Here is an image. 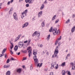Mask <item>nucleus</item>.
<instances>
[{"label": "nucleus", "instance_id": "nucleus-1", "mask_svg": "<svg viewBox=\"0 0 75 75\" xmlns=\"http://www.w3.org/2000/svg\"><path fill=\"white\" fill-rule=\"evenodd\" d=\"M33 51V54L34 55L33 59L35 62V64H38V59L37 58V56H36V55H37V52L34 51V50Z\"/></svg>", "mask_w": 75, "mask_h": 75}, {"label": "nucleus", "instance_id": "nucleus-2", "mask_svg": "<svg viewBox=\"0 0 75 75\" xmlns=\"http://www.w3.org/2000/svg\"><path fill=\"white\" fill-rule=\"evenodd\" d=\"M58 52V50L55 49L54 52V54L52 55V58H54L57 57V56Z\"/></svg>", "mask_w": 75, "mask_h": 75}, {"label": "nucleus", "instance_id": "nucleus-3", "mask_svg": "<svg viewBox=\"0 0 75 75\" xmlns=\"http://www.w3.org/2000/svg\"><path fill=\"white\" fill-rule=\"evenodd\" d=\"M53 34L54 35H57V34H59V30H57L56 29H53L52 30Z\"/></svg>", "mask_w": 75, "mask_h": 75}, {"label": "nucleus", "instance_id": "nucleus-4", "mask_svg": "<svg viewBox=\"0 0 75 75\" xmlns=\"http://www.w3.org/2000/svg\"><path fill=\"white\" fill-rule=\"evenodd\" d=\"M27 13V10H26L25 11L22 13V15H21V18H23V17H24L26 16Z\"/></svg>", "mask_w": 75, "mask_h": 75}, {"label": "nucleus", "instance_id": "nucleus-5", "mask_svg": "<svg viewBox=\"0 0 75 75\" xmlns=\"http://www.w3.org/2000/svg\"><path fill=\"white\" fill-rule=\"evenodd\" d=\"M13 16L14 19L16 20V21H17L18 20V17H17V13H14L13 15Z\"/></svg>", "mask_w": 75, "mask_h": 75}, {"label": "nucleus", "instance_id": "nucleus-6", "mask_svg": "<svg viewBox=\"0 0 75 75\" xmlns=\"http://www.w3.org/2000/svg\"><path fill=\"white\" fill-rule=\"evenodd\" d=\"M18 47L20 48H21L24 45L23 43L22 42H19L18 43Z\"/></svg>", "mask_w": 75, "mask_h": 75}, {"label": "nucleus", "instance_id": "nucleus-7", "mask_svg": "<svg viewBox=\"0 0 75 75\" xmlns=\"http://www.w3.org/2000/svg\"><path fill=\"white\" fill-rule=\"evenodd\" d=\"M28 25V22H26L24 23V25H22V28H24V27H26Z\"/></svg>", "mask_w": 75, "mask_h": 75}, {"label": "nucleus", "instance_id": "nucleus-8", "mask_svg": "<svg viewBox=\"0 0 75 75\" xmlns=\"http://www.w3.org/2000/svg\"><path fill=\"white\" fill-rule=\"evenodd\" d=\"M42 14V11H41L38 13V18H40V17H41Z\"/></svg>", "mask_w": 75, "mask_h": 75}, {"label": "nucleus", "instance_id": "nucleus-9", "mask_svg": "<svg viewBox=\"0 0 75 75\" xmlns=\"http://www.w3.org/2000/svg\"><path fill=\"white\" fill-rule=\"evenodd\" d=\"M21 34H19L18 35V37L16 38L15 40V42H16V41H17V40L20 39V37H21Z\"/></svg>", "mask_w": 75, "mask_h": 75}, {"label": "nucleus", "instance_id": "nucleus-10", "mask_svg": "<svg viewBox=\"0 0 75 75\" xmlns=\"http://www.w3.org/2000/svg\"><path fill=\"white\" fill-rule=\"evenodd\" d=\"M56 65V62H53L51 64V68L52 69L54 67V66Z\"/></svg>", "mask_w": 75, "mask_h": 75}, {"label": "nucleus", "instance_id": "nucleus-11", "mask_svg": "<svg viewBox=\"0 0 75 75\" xmlns=\"http://www.w3.org/2000/svg\"><path fill=\"white\" fill-rule=\"evenodd\" d=\"M32 51V50L31 49H30L28 51L29 57H30V55H31V52Z\"/></svg>", "mask_w": 75, "mask_h": 75}, {"label": "nucleus", "instance_id": "nucleus-12", "mask_svg": "<svg viewBox=\"0 0 75 75\" xmlns=\"http://www.w3.org/2000/svg\"><path fill=\"white\" fill-rule=\"evenodd\" d=\"M16 71L17 72H18V73L20 74L21 73V69H18Z\"/></svg>", "mask_w": 75, "mask_h": 75}, {"label": "nucleus", "instance_id": "nucleus-13", "mask_svg": "<svg viewBox=\"0 0 75 75\" xmlns=\"http://www.w3.org/2000/svg\"><path fill=\"white\" fill-rule=\"evenodd\" d=\"M75 30V26H74L71 28V33H74Z\"/></svg>", "mask_w": 75, "mask_h": 75}, {"label": "nucleus", "instance_id": "nucleus-14", "mask_svg": "<svg viewBox=\"0 0 75 75\" xmlns=\"http://www.w3.org/2000/svg\"><path fill=\"white\" fill-rule=\"evenodd\" d=\"M44 8V5L42 4L40 8V10H42Z\"/></svg>", "mask_w": 75, "mask_h": 75}, {"label": "nucleus", "instance_id": "nucleus-15", "mask_svg": "<svg viewBox=\"0 0 75 75\" xmlns=\"http://www.w3.org/2000/svg\"><path fill=\"white\" fill-rule=\"evenodd\" d=\"M18 49V46L17 45H16L14 48V50L15 51H17Z\"/></svg>", "mask_w": 75, "mask_h": 75}, {"label": "nucleus", "instance_id": "nucleus-16", "mask_svg": "<svg viewBox=\"0 0 75 75\" xmlns=\"http://www.w3.org/2000/svg\"><path fill=\"white\" fill-rule=\"evenodd\" d=\"M10 74H11L10 71H8L6 72V75H10Z\"/></svg>", "mask_w": 75, "mask_h": 75}, {"label": "nucleus", "instance_id": "nucleus-17", "mask_svg": "<svg viewBox=\"0 0 75 75\" xmlns=\"http://www.w3.org/2000/svg\"><path fill=\"white\" fill-rule=\"evenodd\" d=\"M42 26V27H45V23H44V22L43 21L41 23Z\"/></svg>", "mask_w": 75, "mask_h": 75}, {"label": "nucleus", "instance_id": "nucleus-18", "mask_svg": "<svg viewBox=\"0 0 75 75\" xmlns=\"http://www.w3.org/2000/svg\"><path fill=\"white\" fill-rule=\"evenodd\" d=\"M70 57V54H67V56L66 57V59H67L68 57Z\"/></svg>", "mask_w": 75, "mask_h": 75}, {"label": "nucleus", "instance_id": "nucleus-19", "mask_svg": "<svg viewBox=\"0 0 75 75\" xmlns=\"http://www.w3.org/2000/svg\"><path fill=\"white\" fill-rule=\"evenodd\" d=\"M37 32L35 31L33 34L32 35V36L33 37H34V36L35 35H36L37 34Z\"/></svg>", "mask_w": 75, "mask_h": 75}, {"label": "nucleus", "instance_id": "nucleus-20", "mask_svg": "<svg viewBox=\"0 0 75 75\" xmlns=\"http://www.w3.org/2000/svg\"><path fill=\"white\" fill-rule=\"evenodd\" d=\"M61 65L62 67H64V66H65V62H64L62 63V64Z\"/></svg>", "mask_w": 75, "mask_h": 75}, {"label": "nucleus", "instance_id": "nucleus-21", "mask_svg": "<svg viewBox=\"0 0 75 75\" xmlns=\"http://www.w3.org/2000/svg\"><path fill=\"white\" fill-rule=\"evenodd\" d=\"M56 16H56V15H55L53 16V17L52 19V21H53V20H55V18L56 17Z\"/></svg>", "mask_w": 75, "mask_h": 75}, {"label": "nucleus", "instance_id": "nucleus-22", "mask_svg": "<svg viewBox=\"0 0 75 75\" xmlns=\"http://www.w3.org/2000/svg\"><path fill=\"white\" fill-rule=\"evenodd\" d=\"M71 69L72 70H75V64H74V65H73L72 66V68Z\"/></svg>", "mask_w": 75, "mask_h": 75}, {"label": "nucleus", "instance_id": "nucleus-23", "mask_svg": "<svg viewBox=\"0 0 75 75\" xmlns=\"http://www.w3.org/2000/svg\"><path fill=\"white\" fill-rule=\"evenodd\" d=\"M62 75H65V70L62 71Z\"/></svg>", "mask_w": 75, "mask_h": 75}, {"label": "nucleus", "instance_id": "nucleus-24", "mask_svg": "<svg viewBox=\"0 0 75 75\" xmlns=\"http://www.w3.org/2000/svg\"><path fill=\"white\" fill-rule=\"evenodd\" d=\"M13 11V9H12V8H11L10 9V10L9 12V14H10L11 13V11Z\"/></svg>", "mask_w": 75, "mask_h": 75}, {"label": "nucleus", "instance_id": "nucleus-25", "mask_svg": "<svg viewBox=\"0 0 75 75\" xmlns=\"http://www.w3.org/2000/svg\"><path fill=\"white\" fill-rule=\"evenodd\" d=\"M11 50L12 49H13V43H11Z\"/></svg>", "mask_w": 75, "mask_h": 75}, {"label": "nucleus", "instance_id": "nucleus-26", "mask_svg": "<svg viewBox=\"0 0 75 75\" xmlns=\"http://www.w3.org/2000/svg\"><path fill=\"white\" fill-rule=\"evenodd\" d=\"M50 35H48L47 37V40L48 41V40H50Z\"/></svg>", "mask_w": 75, "mask_h": 75}, {"label": "nucleus", "instance_id": "nucleus-27", "mask_svg": "<svg viewBox=\"0 0 75 75\" xmlns=\"http://www.w3.org/2000/svg\"><path fill=\"white\" fill-rule=\"evenodd\" d=\"M6 50L5 49H4V50H3L2 53L3 54L4 53V52H6Z\"/></svg>", "mask_w": 75, "mask_h": 75}, {"label": "nucleus", "instance_id": "nucleus-28", "mask_svg": "<svg viewBox=\"0 0 75 75\" xmlns=\"http://www.w3.org/2000/svg\"><path fill=\"white\" fill-rule=\"evenodd\" d=\"M36 35L37 36H38V37H39V36H40V33L37 32Z\"/></svg>", "mask_w": 75, "mask_h": 75}, {"label": "nucleus", "instance_id": "nucleus-29", "mask_svg": "<svg viewBox=\"0 0 75 75\" xmlns=\"http://www.w3.org/2000/svg\"><path fill=\"white\" fill-rule=\"evenodd\" d=\"M58 40H57L56 42H55V45H57V44H58Z\"/></svg>", "mask_w": 75, "mask_h": 75}, {"label": "nucleus", "instance_id": "nucleus-30", "mask_svg": "<svg viewBox=\"0 0 75 75\" xmlns=\"http://www.w3.org/2000/svg\"><path fill=\"white\" fill-rule=\"evenodd\" d=\"M58 21H59V19H57L55 21V23L56 24L57 23H58Z\"/></svg>", "mask_w": 75, "mask_h": 75}, {"label": "nucleus", "instance_id": "nucleus-31", "mask_svg": "<svg viewBox=\"0 0 75 75\" xmlns=\"http://www.w3.org/2000/svg\"><path fill=\"white\" fill-rule=\"evenodd\" d=\"M23 53H26L27 52V50H25L22 51Z\"/></svg>", "mask_w": 75, "mask_h": 75}, {"label": "nucleus", "instance_id": "nucleus-32", "mask_svg": "<svg viewBox=\"0 0 75 75\" xmlns=\"http://www.w3.org/2000/svg\"><path fill=\"white\" fill-rule=\"evenodd\" d=\"M58 64H57V65L55 66L56 69H58Z\"/></svg>", "mask_w": 75, "mask_h": 75}, {"label": "nucleus", "instance_id": "nucleus-33", "mask_svg": "<svg viewBox=\"0 0 75 75\" xmlns=\"http://www.w3.org/2000/svg\"><path fill=\"white\" fill-rule=\"evenodd\" d=\"M28 44H29L30 43V42H31V40H30V39H29L28 40Z\"/></svg>", "mask_w": 75, "mask_h": 75}, {"label": "nucleus", "instance_id": "nucleus-34", "mask_svg": "<svg viewBox=\"0 0 75 75\" xmlns=\"http://www.w3.org/2000/svg\"><path fill=\"white\" fill-rule=\"evenodd\" d=\"M70 21V20L69 19H68L67 21H66L65 23L67 24V23H68Z\"/></svg>", "mask_w": 75, "mask_h": 75}, {"label": "nucleus", "instance_id": "nucleus-35", "mask_svg": "<svg viewBox=\"0 0 75 75\" xmlns=\"http://www.w3.org/2000/svg\"><path fill=\"white\" fill-rule=\"evenodd\" d=\"M52 27H51L50 28V29L49 30V32H51L52 31Z\"/></svg>", "mask_w": 75, "mask_h": 75}, {"label": "nucleus", "instance_id": "nucleus-36", "mask_svg": "<svg viewBox=\"0 0 75 75\" xmlns=\"http://www.w3.org/2000/svg\"><path fill=\"white\" fill-rule=\"evenodd\" d=\"M3 68H8L7 67V65H4V67H3Z\"/></svg>", "mask_w": 75, "mask_h": 75}, {"label": "nucleus", "instance_id": "nucleus-37", "mask_svg": "<svg viewBox=\"0 0 75 75\" xmlns=\"http://www.w3.org/2000/svg\"><path fill=\"white\" fill-rule=\"evenodd\" d=\"M70 64L71 65H72V66H73L74 65H75V64H74V63L72 62L70 63Z\"/></svg>", "mask_w": 75, "mask_h": 75}, {"label": "nucleus", "instance_id": "nucleus-38", "mask_svg": "<svg viewBox=\"0 0 75 75\" xmlns=\"http://www.w3.org/2000/svg\"><path fill=\"white\" fill-rule=\"evenodd\" d=\"M27 58L26 57H23L22 60V61H24V60H26Z\"/></svg>", "mask_w": 75, "mask_h": 75}, {"label": "nucleus", "instance_id": "nucleus-39", "mask_svg": "<svg viewBox=\"0 0 75 75\" xmlns=\"http://www.w3.org/2000/svg\"><path fill=\"white\" fill-rule=\"evenodd\" d=\"M9 62H10V60L9 59H8L6 61V63H9Z\"/></svg>", "mask_w": 75, "mask_h": 75}, {"label": "nucleus", "instance_id": "nucleus-40", "mask_svg": "<svg viewBox=\"0 0 75 75\" xmlns=\"http://www.w3.org/2000/svg\"><path fill=\"white\" fill-rule=\"evenodd\" d=\"M38 46L40 47V48H41V47H42V44H41L40 45H38Z\"/></svg>", "mask_w": 75, "mask_h": 75}, {"label": "nucleus", "instance_id": "nucleus-41", "mask_svg": "<svg viewBox=\"0 0 75 75\" xmlns=\"http://www.w3.org/2000/svg\"><path fill=\"white\" fill-rule=\"evenodd\" d=\"M30 49H31V47H28L27 48V50H30Z\"/></svg>", "mask_w": 75, "mask_h": 75}, {"label": "nucleus", "instance_id": "nucleus-42", "mask_svg": "<svg viewBox=\"0 0 75 75\" xmlns=\"http://www.w3.org/2000/svg\"><path fill=\"white\" fill-rule=\"evenodd\" d=\"M26 6L27 7H29V4H27L26 5Z\"/></svg>", "mask_w": 75, "mask_h": 75}, {"label": "nucleus", "instance_id": "nucleus-43", "mask_svg": "<svg viewBox=\"0 0 75 75\" xmlns=\"http://www.w3.org/2000/svg\"><path fill=\"white\" fill-rule=\"evenodd\" d=\"M67 74L68 75H71V72H70V71H68L67 73Z\"/></svg>", "mask_w": 75, "mask_h": 75}, {"label": "nucleus", "instance_id": "nucleus-44", "mask_svg": "<svg viewBox=\"0 0 75 75\" xmlns=\"http://www.w3.org/2000/svg\"><path fill=\"white\" fill-rule=\"evenodd\" d=\"M11 3V1H9L7 3V5H10V4Z\"/></svg>", "mask_w": 75, "mask_h": 75}, {"label": "nucleus", "instance_id": "nucleus-45", "mask_svg": "<svg viewBox=\"0 0 75 75\" xmlns=\"http://www.w3.org/2000/svg\"><path fill=\"white\" fill-rule=\"evenodd\" d=\"M10 53L11 54V55H12V54H13V52H12V51L11 50L10 51Z\"/></svg>", "mask_w": 75, "mask_h": 75}, {"label": "nucleus", "instance_id": "nucleus-46", "mask_svg": "<svg viewBox=\"0 0 75 75\" xmlns=\"http://www.w3.org/2000/svg\"><path fill=\"white\" fill-rule=\"evenodd\" d=\"M61 39V36H60L59 38L58 39V40H60Z\"/></svg>", "mask_w": 75, "mask_h": 75}, {"label": "nucleus", "instance_id": "nucleus-47", "mask_svg": "<svg viewBox=\"0 0 75 75\" xmlns=\"http://www.w3.org/2000/svg\"><path fill=\"white\" fill-rule=\"evenodd\" d=\"M11 60H12V61H15V59H14V58H13L12 57L11 58Z\"/></svg>", "mask_w": 75, "mask_h": 75}, {"label": "nucleus", "instance_id": "nucleus-48", "mask_svg": "<svg viewBox=\"0 0 75 75\" xmlns=\"http://www.w3.org/2000/svg\"><path fill=\"white\" fill-rule=\"evenodd\" d=\"M50 75H53V73H52V72H51L50 73Z\"/></svg>", "mask_w": 75, "mask_h": 75}, {"label": "nucleus", "instance_id": "nucleus-49", "mask_svg": "<svg viewBox=\"0 0 75 75\" xmlns=\"http://www.w3.org/2000/svg\"><path fill=\"white\" fill-rule=\"evenodd\" d=\"M6 66H7L8 68H9V67H10V65H9V64H7L6 65Z\"/></svg>", "mask_w": 75, "mask_h": 75}, {"label": "nucleus", "instance_id": "nucleus-50", "mask_svg": "<svg viewBox=\"0 0 75 75\" xmlns=\"http://www.w3.org/2000/svg\"><path fill=\"white\" fill-rule=\"evenodd\" d=\"M28 42V41L27 40L25 41H24V43H27V42Z\"/></svg>", "mask_w": 75, "mask_h": 75}, {"label": "nucleus", "instance_id": "nucleus-51", "mask_svg": "<svg viewBox=\"0 0 75 75\" xmlns=\"http://www.w3.org/2000/svg\"><path fill=\"white\" fill-rule=\"evenodd\" d=\"M22 67L23 68V69H25V67L24 65L22 66Z\"/></svg>", "mask_w": 75, "mask_h": 75}, {"label": "nucleus", "instance_id": "nucleus-52", "mask_svg": "<svg viewBox=\"0 0 75 75\" xmlns=\"http://www.w3.org/2000/svg\"><path fill=\"white\" fill-rule=\"evenodd\" d=\"M2 6V3H1L0 4V9L1 8V6Z\"/></svg>", "mask_w": 75, "mask_h": 75}, {"label": "nucleus", "instance_id": "nucleus-53", "mask_svg": "<svg viewBox=\"0 0 75 75\" xmlns=\"http://www.w3.org/2000/svg\"><path fill=\"white\" fill-rule=\"evenodd\" d=\"M42 63H40V65L39 66V67H41V66H42Z\"/></svg>", "mask_w": 75, "mask_h": 75}, {"label": "nucleus", "instance_id": "nucleus-54", "mask_svg": "<svg viewBox=\"0 0 75 75\" xmlns=\"http://www.w3.org/2000/svg\"><path fill=\"white\" fill-rule=\"evenodd\" d=\"M40 63L38 64L37 65V67H40Z\"/></svg>", "mask_w": 75, "mask_h": 75}, {"label": "nucleus", "instance_id": "nucleus-55", "mask_svg": "<svg viewBox=\"0 0 75 75\" xmlns=\"http://www.w3.org/2000/svg\"><path fill=\"white\" fill-rule=\"evenodd\" d=\"M58 46H57L56 47V48L55 49V50H58Z\"/></svg>", "mask_w": 75, "mask_h": 75}, {"label": "nucleus", "instance_id": "nucleus-56", "mask_svg": "<svg viewBox=\"0 0 75 75\" xmlns=\"http://www.w3.org/2000/svg\"><path fill=\"white\" fill-rule=\"evenodd\" d=\"M46 3H47V1H45L44 2V4H46Z\"/></svg>", "mask_w": 75, "mask_h": 75}, {"label": "nucleus", "instance_id": "nucleus-57", "mask_svg": "<svg viewBox=\"0 0 75 75\" xmlns=\"http://www.w3.org/2000/svg\"><path fill=\"white\" fill-rule=\"evenodd\" d=\"M6 56H7V54H5L4 56L5 58H6Z\"/></svg>", "mask_w": 75, "mask_h": 75}, {"label": "nucleus", "instance_id": "nucleus-58", "mask_svg": "<svg viewBox=\"0 0 75 75\" xmlns=\"http://www.w3.org/2000/svg\"><path fill=\"white\" fill-rule=\"evenodd\" d=\"M46 54L47 55H49V53H48V52H47L46 53Z\"/></svg>", "mask_w": 75, "mask_h": 75}, {"label": "nucleus", "instance_id": "nucleus-59", "mask_svg": "<svg viewBox=\"0 0 75 75\" xmlns=\"http://www.w3.org/2000/svg\"><path fill=\"white\" fill-rule=\"evenodd\" d=\"M33 69V67L32 66H30V69Z\"/></svg>", "mask_w": 75, "mask_h": 75}, {"label": "nucleus", "instance_id": "nucleus-60", "mask_svg": "<svg viewBox=\"0 0 75 75\" xmlns=\"http://www.w3.org/2000/svg\"><path fill=\"white\" fill-rule=\"evenodd\" d=\"M20 52H19L18 53L17 55H20Z\"/></svg>", "mask_w": 75, "mask_h": 75}, {"label": "nucleus", "instance_id": "nucleus-61", "mask_svg": "<svg viewBox=\"0 0 75 75\" xmlns=\"http://www.w3.org/2000/svg\"><path fill=\"white\" fill-rule=\"evenodd\" d=\"M38 38L37 39V40H39V39H40V37H39V36H38Z\"/></svg>", "mask_w": 75, "mask_h": 75}, {"label": "nucleus", "instance_id": "nucleus-62", "mask_svg": "<svg viewBox=\"0 0 75 75\" xmlns=\"http://www.w3.org/2000/svg\"><path fill=\"white\" fill-rule=\"evenodd\" d=\"M45 71H47V69H45Z\"/></svg>", "mask_w": 75, "mask_h": 75}, {"label": "nucleus", "instance_id": "nucleus-63", "mask_svg": "<svg viewBox=\"0 0 75 75\" xmlns=\"http://www.w3.org/2000/svg\"><path fill=\"white\" fill-rule=\"evenodd\" d=\"M13 0H11V3H13Z\"/></svg>", "mask_w": 75, "mask_h": 75}, {"label": "nucleus", "instance_id": "nucleus-64", "mask_svg": "<svg viewBox=\"0 0 75 75\" xmlns=\"http://www.w3.org/2000/svg\"><path fill=\"white\" fill-rule=\"evenodd\" d=\"M75 17V15L74 14L73 15V17Z\"/></svg>", "mask_w": 75, "mask_h": 75}]
</instances>
